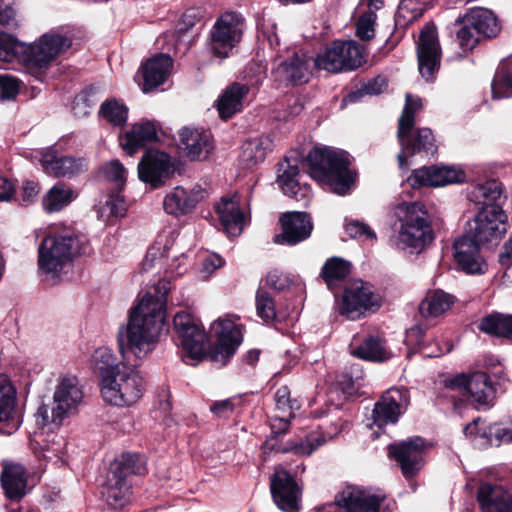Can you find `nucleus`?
<instances>
[{
  "label": "nucleus",
  "instance_id": "39",
  "mask_svg": "<svg viewBox=\"0 0 512 512\" xmlns=\"http://www.w3.org/2000/svg\"><path fill=\"white\" fill-rule=\"evenodd\" d=\"M481 37L491 38L498 34L500 27L496 16L486 8H471L464 17Z\"/></svg>",
  "mask_w": 512,
  "mask_h": 512
},
{
  "label": "nucleus",
  "instance_id": "8",
  "mask_svg": "<svg viewBox=\"0 0 512 512\" xmlns=\"http://www.w3.org/2000/svg\"><path fill=\"white\" fill-rule=\"evenodd\" d=\"M422 107L421 99L406 95V103L398 121V141L401 152L397 159L401 169L407 168L406 159L417 153L433 155L436 152L435 138L429 128L414 129V115Z\"/></svg>",
  "mask_w": 512,
  "mask_h": 512
},
{
  "label": "nucleus",
  "instance_id": "26",
  "mask_svg": "<svg viewBox=\"0 0 512 512\" xmlns=\"http://www.w3.org/2000/svg\"><path fill=\"white\" fill-rule=\"evenodd\" d=\"M159 129L160 126L156 121L141 120L120 135V145L126 154L132 156L147 144L157 141Z\"/></svg>",
  "mask_w": 512,
  "mask_h": 512
},
{
  "label": "nucleus",
  "instance_id": "4",
  "mask_svg": "<svg viewBox=\"0 0 512 512\" xmlns=\"http://www.w3.org/2000/svg\"><path fill=\"white\" fill-rule=\"evenodd\" d=\"M310 176L338 195H346L356 180L348 154L329 147L314 148L306 158Z\"/></svg>",
  "mask_w": 512,
  "mask_h": 512
},
{
  "label": "nucleus",
  "instance_id": "6",
  "mask_svg": "<svg viewBox=\"0 0 512 512\" xmlns=\"http://www.w3.org/2000/svg\"><path fill=\"white\" fill-rule=\"evenodd\" d=\"M396 245L410 253H420L434 240V232L428 212L418 202H404L396 207Z\"/></svg>",
  "mask_w": 512,
  "mask_h": 512
},
{
  "label": "nucleus",
  "instance_id": "13",
  "mask_svg": "<svg viewBox=\"0 0 512 512\" xmlns=\"http://www.w3.org/2000/svg\"><path fill=\"white\" fill-rule=\"evenodd\" d=\"M244 19L237 12H225L214 23L210 32L209 48L219 58L229 56L233 48L240 42Z\"/></svg>",
  "mask_w": 512,
  "mask_h": 512
},
{
  "label": "nucleus",
  "instance_id": "50",
  "mask_svg": "<svg viewBox=\"0 0 512 512\" xmlns=\"http://www.w3.org/2000/svg\"><path fill=\"white\" fill-rule=\"evenodd\" d=\"M305 285L297 275L284 274L278 270L269 271L260 281V288H291Z\"/></svg>",
  "mask_w": 512,
  "mask_h": 512
},
{
  "label": "nucleus",
  "instance_id": "55",
  "mask_svg": "<svg viewBox=\"0 0 512 512\" xmlns=\"http://www.w3.org/2000/svg\"><path fill=\"white\" fill-rule=\"evenodd\" d=\"M104 177L115 184L118 190H122L126 182L127 170L119 160H111L102 167Z\"/></svg>",
  "mask_w": 512,
  "mask_h": 512
},
{
  "label": "nucleus",
  "instance_id": "7",
  "mask_svg": "<svg viewBox=\"0 0 512 512\" xmlns=\"http://www.w3.org/2000/svg\"><path fill=\"white\" fill-rule=\"evenodd\" d=\"M85 251L86 240L75 231L67 227L54 229L38 248V265L47 273H57Z\"/></svg>",
  "mask_w": 512,
  "mask_h": 512
},
{
  "label": "nucleus",
  "instance_id": "29",
  "mask_svg": "<svg viewBox=\"0 0 512 512\" xmlns=\"http://www.w3.org/2000/svg\"><path fill=\"white\" fill-rule=\"evenodd\" d=\"M477 501L483 512H512V492L491 483H481Z\"/></svg>",
  "mask_w": 512,
  "mask_h": 512
},
{
  "label": "nucleus",
  "instance_id": "30",
  "mask_svg": "<svg viewBox=\"0 0 512 512\" xmlns=\"http://www.w3.org/2000/svg\"><path fill=\"white\" fill-rule=\"evenodd\" d=\"M496 383L491 381L488 373L475 371L469 374L466 396L469 397L474 407H490L496 397Z\"/></svg>",
  "mask_w": 512,
  "mask_h": 512
},
{
  "label": "nucleus",
  "instance_id": "46",
  "mask_svg": "<svg viewBox=\"0 0 512 512\" xmlns=\"http://www.w3.org/2000/svg\"><path fill=\"white\" fill-rule=\"evenodd\" d=\"M358 366H352L336 375V385L345 398L357 396L362 387L363 375Z\"/></svg>",
  "mask_w": 512,
  "mask_h": 512
},
{
  "label": "nucleus",
  "instance_id": "56",
  "mask_svg": "<svg viewBox=\"0 0 512 512\" xmlns=\"http://www.w3.org/2000/svg\"><path fill=\"white\" fill-rule=\"evenodd\" d=\"M97 103L95 93L92 90H85L76 95L72 110L75 116L85 117L91 113V110Z\"/></svg>",
  "mask_w": 512,
  "mask_h": 512
},
{
  "label": "nucleus",
  "instance_id": "42",
  "mask_svg": "<svg viewBox=\"0 0 512 512\" xmlns=\"http://www.w3.org/2000/svg\"><path fill=\"white\" fill-rule=\"evenodd\" d=\"M299 170L296 159L285 158L284 161L278 164V177L277 183L282 189L283 193L289 197L297 198L299 183L297 180Z\"/></svg>",
  "mask_w": 512,
  "mask_h": 512
},
{
  "label": "nucleus",
  "instance_id": "34",
  "mask_svg": "<svg viewBox=\"0 0 512 512\" xmlns=\"http://www.w3.org/2000/svg\"><path fill=\"white\" fill-rule=\"evenodd\" d=\"M173 66L168 54H157L147 60L142 67L143 91L148 92L163 84L170 75Z\"/></svg>",
  "mask_w": 512,
  "mask_h": 512
},
{
  "label": "nucleus",
  "instance_id": "33",
  "mask_svg": "<svg viewBox=\"0 0 512 512\" xmlns=\"http://www.w3.org/2000/svg\"><path fill=\"white\" fill-rule=\"evenodd\" d=\"M220 222L229 236H239L245 225V216L235 196L223 197L216 205Z\"/></svg>",
  "mask_w": 512,
  "mask_h": 512
},
{
  "label": "nucleus",
  "instance_id": "59",
  "mask_svg": "<svg viewBox=\"0 0 512 512\" xmlns=\"http://www.w3.org/2000/svg\"><path fill=\"white\" fill-rule=\"evenodd\" d=\"M346 233L352 238H358L362 241H369L374 243L376 241V234L366 224L359 221H350L345 226Z\"/></svg>",
  "mask_w": 512,
  "mask_h": 512
},
{
  "label": "nucleus",
  "instance_id": "35",
  "mask_svg": "<svg viewBox=\"0 0 512 512\" xmlns=\"http://www.w3.org/2000/svg\"><path fill=\"white\" fill-rule=\"evenodd\" d=\"M249 90V86L237 82L227 86L217 100L220 117L229 119L240 112L244 107Z\"/></svg>",
  "mask_w": 512,
  "mask_h": 512
},
{
  "label": "nucleus",
  "instance_id": "11",
  "mask_svg": "<svg viewBox=\"0 0 512 512\" xmlns=\"http://www.w3.org/2000/svg\"><path fill=\"white\" fill-rule=\"evenodd\" d=\"M364 62V48L353 40L333 41L315 58L316 68L330 73L355 70Z\"/></svg>",
  "mask_w": 512,
  "mask_h": 512
},
{
  "label": "nucleus",
  "instance_id": "45",
  "mask_svg": "<svg viewBox=\"0 0 512 512\" xmlns=\"http://www.w3.org/2000/svg\"><path fill=\"white\" fill-rule=\"evenodd\" d=\"M92 358L94 368L101 377V385L104 384V377L114 376L116 372L122 369V365H125L124 363H117L112 351L106 347L96 349Z\"/></svg>",
  "mask_w": 512,
  "mask_h": 512
},
{
  "label": "nucleus",
  "instance_id": "43",
  "mask_svg": "<svg viewBox=\"0 0 512 512\" xmlns=\"http://www.w3.org/2000/svg\"><path fill=\"white\" fill-rule=\"evenodd\" d=\"M281 438L282 436L271 433L263 443L265 452H277L282 454L292 452L298 456H309L317 448L316 445L309 442H287L286 444H282Z\"/></svg>",
  "mask_w": 512,
  "mask_h": 512
},
{
  "label": "nucleus",
  "instance_id": "14",
  "mask_svg": "<svg viewBox=\"0 0 512 512\" xmlns=\"http://www.w3.org/2000/svg\"><path fill=\"white\" fill-rule=\"evenodd\" d=\"M381 307V299L371 290H342L334 294L335 313L347 320L360 319L366 313H375Z\"/></svg>",
  "mask_w": 512,
  "mask_h": 512
},
{
  "label": "nucleus",
  "instance_id": "54",
  "mask_svg": "<svg viewBox=\"0 0 512 512\" xmlns=\"http://www.w3.org/2000/svg\"><path fill=\"white\" fill-rule=\"evenodd\" d=\"M81 398L82 392L70 380H63L54 393V403H63L70 408L76 407Z\"/></svg>",
  "mask_w": 512,
  "mask_h": 512
},
{
  "label": "nucleus",
  "instance_id": "22",
  "mask_svg": "<svg viewBox=\"0 0 512 512\" xmlns=\"http://www.w3.org/2000/svg\"><path fill=\"white\" fill-rule=\"evenodd\" d=\"M481 245L483 244L466 233L454 242V258L468 274H483L487 271V263L480 254Z\"/></svg>",
  "mask_w": 512,
  "mask_h": 512
},
{
  "label": "nucleus",
  "instance_id": "57",
  "mask_svg": "<svg viewBox=\"0 0 512 512\" xmlns=\"http://www.w3.org/2000/svg\"><path fill=\"white\" fill-rule=\"evenodd\" d=\"M481 36L480 34L470 27L469 22L464 18L462 26L457 31V40L459 46L463 51H471L478 44Z\"/></svg>",
  "mask_w": 512,
  "mask_h": 512
},
{
  "label": "nucleus",
  "instance_id": "12",
  "mask_svg": "<svg viewBox=\"0 0 512 512\" xmlns=\"http://www.w3.org/2000/svg\"><path fill=\"white\" fill-rule=\"evenodd\" d=\"M507 216L499 205L483 207L468 223L466 234L483 245H497L507 232Z\"/></svg>",
  "mask_w": 512,
  "mask_h": 512
},
{
  "label": "nucleus",
  "instance_id": "16",
  "mask_svg": "<svg viewBox=\"0 0 512 512\" xmlns=\"http://www.w3.org/2000/svg\"><path fill=\"white\" fill-rule=\"evenodd\" d=\"M176 172L172 157L156 149L147 150L138 163L140 181L156 189L163 186Z\"/></svg>",
  "mask_w": 512,
  "mask_h": 512
},
{
  "label": "nucleus",
  "instance_id": "44",
  "mask_svg": "<svg viewBox=\"0 0 512 512\" xmlns=\"http://www.w3.org/2000/svg\"><path fill=\"white\" fill-rule=\"evenodd\" d=\"M493 98L512 97V55L502 61L492 82Z\"/></svg>",
  "mask_w": 512,
  "mask_h": 512
},
{
  "label": "nucleus",
  "instance_id": "31",
  "mask_svg": "<svg viewBox=\"0 0 512 512\" xmlns=\"http://www.w3.org/2000/svg\"><path fill=\"white\" fill-rule=\"evenodd\" d=\"M382 499L377 495H365L361 490L347 487L336 495V504L347 512H380Z\"/></svg>",
  "mask_w": 512,
  "mask_h": 512
},
{
  "label": "nucleus",
  "instance_id": "21",
  "mask_svg": "<svg viewBox=\"0 0 512 512\" xmlns=\"http://www.w3.org/2000/svg\"><path fill=\"white\" fill-rule=\"evenodd\" d=\"M465 180L464 172L453 166H424L415 169L408 181L413 187H440Z\"/></svg>",
  "mask_w": 512,
  "mask_h": 512
},
{
  "label": "nucleus",
  "instance_id": "48",
  "mask_svg": "<svg viewBox=\"0 0 512 512\" xmlns=\"http://www.w3.org/2000/svg\"><path fill=\"white\" fill-rule=\"evenodd\" d=\"M257 315L265 322L276 320L282 317L277 307L276 299L268 290H257L256 292Z\"/></svg>",
  "mask_w": 512,
  "mask_h": 512
},
{
  "label": "nucleus",
  "instance_id": "38",
  "mask_svg": "<svg viewBox=\"0 0 512 512\" xmlns=\"http://www.w3.org/2000/svg\"><path fill=\"white\" fill-rule=\"evenodd\" d=\"M477 328L489 336L512 341V314L492 312L481 318Z\"/></svg>",
  "mask_w": 512,
  "mask_h": 512
},
{
  "label": "nucleus",
  "instance_id": "36",
  "mask_svg": "<svg viewBox=\"0 0 512 512\" xmlns=\"http://www.w3.org/2000/svg\"><path fill=\"white\" fill-rule=\"evenodd\" d=\"M273 141L270 136L262 135L244 142L240 154V165L251 169L263 162L267 154L272 151Z\"/></svg>",
  "mask_w": 512,
  "mask_h": 512
},
{
  "label": "nucleus",
  "instance_id": "58",
  "mask_svg": "<svg viewBox=\"0 0 512 512\" xmlns=\"http://www.w3.org/2000/svg\"><path fill=\"white\" fill-rule=\"evenodd\" d=\"M387 87L386 78L382 76H378L374 79L369 80L366 84H364L361 90L356 92H351L347 96V100L349 102H355L362 95H378L382 93Z\"/></svg>",
  "mask_w": 512,
  "mask_h": 512
},
{
  "label": "nucleus",
  "instance_id": "1",
  "mask_svg": "<svg viewBox=\"0 0 512 512\" xmlns=\"http://www.w3.org/2000/svg\"><path fill=\"white\" fill-rule=\"evenodd\" d=\"M236 320H239V317L231 314L213 322L211 330L216 340L207 351L204 348L207 339L205 330L191 314L185 311L176 313L173 327L178 345L191 359H208L218 367H224L231 361L244 339L243 325L236 323Z\"/></svg>",
  "mask_w": 512,
  "mask_h": 512
},
{
  "label": "nucleus",
  "instance_id": "25",
  "mask_svg": "<svg viewBox=\"0 0 512 512\" xmlns=\"http://www.w3.org/2000/svg\"><path fill=\"white\" fill-rule=\"evenodd\" d=\"M41 165L45 173L55 177H71L83 172L87 167L85 159L60 155L54 146L44 150Z\"/></svg>",
  "mask_w": 512,
  "mask_h": 512
},
{
  "label": "nucleus",
  "instance_id": "28",
  "mask_svg": "<svg viewBox=\"0 0 512 512\" xmlns=\"http://www.w3.org/2000/svg\"><path fill=\"white\" fill-rule=\"evenodd\" d=\"M179 142L186 156L191 160H204L213 149L209 131L184 127L179 131Z\"/></svg>",
  "mask_w": 512,
  "mask_h": 512
},
{
  "label": "nucleus",
  "instance_id": "47",
  "mask_svg": "<svg viewBox=\"0 0 512 512\" xmlns=\"http://www.w3.org/2000/svg\"><path fill=\"white\" fill-rule=\"evenodd\" d=\"M502 195V186L496 180L478 184L470 192V199L483 207L497 205L496 202Z\"/></svg>",
  "mask_w": 512,
  "mask_h": 512
},
{
  "label": "nucleus",
  "instance_id": "51",
  "mask_svg": "<svg viewBox=\"0 0 512 512\" xmlns=\"http://www.w3.org/2000/svg\"><path fill=\"white\" fill-rule=\"evenodd\" d=\"M351 271V264L339 257L328 259L322 267L321 275L327 285L333 281L346 278Z\"/></svg>",
  "mask_w": 512,
  "mask_h": 512
},
{
  "label": "nucleus",
  "instance_id": "32",
  "mask_svg": "<svg viewBox=\"0 0 512 512\" xmlns=\"http://www.w3.org/2000/svg\"><path fill=\"white\" fill-rule=\"evenodd\" d=\"M1 487L10 501H20L27 493L26 469L21 464L6 463L3 465Z\"/></svg>",
  "mask_w": 512,
  "mask_h": 512
},
{
  "label": "nucleus",
  "instance_id": "63",
  "mask_svg": "<svg viewBox=\"0 0 512 512\" xmlns=\"http://www.w3.org/2000/svg\"><path fill=\"white\" fill-rule=\"evenodd\" d=\"M426 330L421 325H415L407 330L405 343L407 346L417 350H426L428 348L425 341Z\"/></svg>",
  "mask_w": 512,
  "mask_h": 512
},
{
  "label": "nucleus",
  "instance_id": "52",
  "mask_svg": "<svg viewBox=\"0 0 512 512\" xmlns=\"http://www.w3.org/2000/svg\"><path fill=\"white\" fill-rule=\"evenodd\" d=\"M100 114L114 126H123L128 118V108L120 101L111 99L101 105Z\"/></svg>",
  "mask_w": 512,
  "mask_h": 512
},
{
  "label": "nucleus",
  "instance_id": "41",
  "mask_svg": "<svg viewBox=\"0 0 512 512\" xmlns=\"http://www.w3.org/2000/svg\"><path fill=\"white\" fill-rule=\"evenodd\" d=\"M352 354L362 360L370 362H384L390 359L391 354L385 347V342L378 336L369 335L357 346Z\"/></svg>",
  "mask_w": 512,
  "mask_h": 512
},
{
  "label": "nucleus",
  "instance_id": "61",
  "mask_svg": "<svg viewBox=\"0 0 512 512\" xmlns=\"http://www.w3.org/2000/svg\"><path fill=\"white\" fill-rule=\"evenodd\" d=\"M20 81L10 74H0V99L13 100L19 93Z\"/></svg>",
  "mask_w": 512,
  "mask_h": 512
},
{
  "label": "nucleus",
  "instance_id": "40",
  "mask_svg": "<svg viewBox=\"0 0 512 512\" xmlns=\"http://www.w3.org/2000/svg\"><path fill=\"white\" fill-rule=\"evenodd\" d=\"M76 197L74 190L63 182L56 183L43 196L42 206L48 213L59 212Z\"/></svg>",
  "mask_w": 512,
  "mask_h": 512
},
{
  "label": "nucleus",
  "instance_id": "37",
  "mask_svg": "<svg viewBox=\"0 0 512 512\" xmlns=\"http://www.w3.org/2000/svg\"><path fill=\"white\" fill-rule=\"evenodd\" d=\"M455 296L444 290H429L427 296L420 302L418 310L425 318H436L448 311L455 303Z\"/></svg>",
  "mask_w": 512,
  "mask_h": 512
},
{
  "label": "nucleus",
  "instance_id": "5",
  "mask_svg": "<svg viewBox=\"0 0 512 512\" xmlns=\"http://www.w3.org/2000/svg\"><path fill=\"white\" fill-rule=\"evenodd\" d=\"M173 246L170 234H160L148 248L140 271L144 288H167L173 278L184 274L187 268L184 253L175 256L171 263L167 262Z\"/></svg>",
  "mask_w": 512,
  "mask_h": 512
},
{
  "label": "nucleus",
  "instance_id": "10",
  "mask_svg": "<svg viewBox=\"0 0 512 512\" xmlns=\"http://www.w3.org/2000/svg\"><path fill=\"white\" fill-rule=\"evenodd\" d=\"M144 380L133 367L122 365L114 376L104 377L101 394L104 400L115 406H130L143 394Z\"/></svg>",
  "mask_w": 512,
  "mask_h": 512
},
{
  "label": "nucleus",
  "instance_id": "60",
  "mask_svg": "<svg viewBox=\"0 0 512 512\" xmlns=\"http://www.w3.org/2000/svg\"><path fill=\"white\" fill-rule=\"evenodd\" d=\"M376 14L373 11L364 13L357 22V36L361 40H370L375 35L374 24L376 21Z\"/></svg>",
  "mask_w": 512,
  "mask_h": 512
},
{
  "label": "nucleus",
  "instance_id": "27",
  "mask_svg": "<svg viewBox=\"0 0 512 512\" xmlns=\"http://www.w3.org/2000/svg\"><path fill=\"white\" fill-rule=\"evenodd\" d=\"M274 78L285 85H300L310 78L309 59L305 53L296 52L282 61L273 71Z\"/></svg>",
  "mask_w": 512,
  "mask_h": 512
},
{
  "label": "nucleus",
  "instance_id": "62",
  "mask_svg": "<svg viewBox=\"0 0 512 512\" xmlns=\"http://www.w3.org/2000/svg\"><path fill=\"white\" fill-rule=\"evenodd\" d=\"M416 0H401L396 17L398 21L403 18V25L417 20L423 13L422 9L415 7Z\"/></svg>",
  "mask_w": 512,
  "mask_h": 512
},
{
  "label": "nucleus",
  "instance_id": "20",
  "mask_svg": "<svg viewBox=\"0 0 512 512\" xmlns=\"http://www.w3.org/2000/svg\"><path fill=\"white\" fill-rule=\"evenodd\" d=\"M206 196V189L199 184L190 187L176 186L165 195L163 208L170 215L184 216L191 213Z\"/></svg>",
  "mask_w": 512,
  "mask_h": 512
},
{
  "label": "nucleus",
  "instance_id": "49",
  "mask_svg": "<svg viewBox=\"0 0 512 512\" xmlns=\"http://www.w3.org/2000/svg\"><path fill=\"white\" fill-rule=\"evenodd\" d=\"M127 207L124 198L117 194L109 195L104 202L97 206V215L103 221H109L111 218L123 217Z\"/></svg>",
  "mask_w": 512,
  "mask_h": 512
},
{
  "label": "nucleus",
  "instance_id": "17",
  "mask_svg": "<svg viewBox=\"0 0 512 512\" xmlns=\"http://www.w3.org/2000/svg\"><path fill=\"white\" fill-rule=\"evenodd\" d=\"M270 492L275 505L283 512H299L302 490L296 478L285 469L270 477Z\"/></svg>",
  "mask_w": 512,
  "mask_h": 512
},
{
  "label": "nucleus",
  "instance_id": "3",
  "mask_svg": "<svg viewBox=\"0 0 512 512\" xmlns=\"http://www.w3.org/2000/svg\"><path fill=\"white\" fill-rule=\"evenodd\" d=\"M71 46V40L58 33H47L39 42L27 48L24 43L7 33H0V63H10L26 53L27 71L35 79L45 81L50 63Z\"/></svg>",
  "mask_w": 512,
  "mask_h": 512
},
{
  "label": "nucleus",
  "instance_id": "64",
  "mask_svg": "<svg viewBox=\"0 0 512 512\" xmlns=\"http://www.w3.org/2000/svg\"><path fill=\"white\" fill-rule=\"evenodd\" d=\"M485 420L481 417L474 418L470 423L464 426L463 434L468 438L480 437L487 440V425H483Z\"/></svg>",
  "mask_w": 512,
  "mask_h": 512
},
{
  "label": "nucleus",
  "instance_id": "18",
  "mask_svg": "<svg viewBox=\"0 0 512 512\" xmlns=\"http://www.w3.org/2000/svg\"><path fill=\"white\" fill-rule=\"evenodd\" d=\"M418 69L427 81H433L440 68L441 49L437 31L433 25L427 24L422 29L417 42Z\"/></svg>",
  "mask_w": 512,
  "mask_h": 512
},
{
  "label": "nucleus",
  "instance_id": "53",
  "mask_svg": "<svg viewBox=\"0 0 512 512\" xmlns=\"http://www.w3.org/2000/svg\"><path fill=\"white\" fill-rule=\"evenodd\" d=\"M487 442L497 447L512 443V421H500L487 425Z\"/></svg>",
  "mask_w": 512,
  "mask_h": 512
},
{
  "label": "nucleus",
  "instance_id": "2",
  "mask_svg": "<svg viewBox=\"0 0 512 512\" xmlns=\"http://www.w3.org/2000/svg\"><path fill=\"white\" fill-rule=\"evenodd\" d=\"M171 290H147L143 298L128 311V320L117 332L119 352L125 359L128 352L136 357L145 347L157 341L166 320L167 297Z\"/></svg>",
  "mask_w": 512,
  "mask_h": 512
},
{
  "label": "nucleus",
  "instance_id": "19",
  "mask_svg": "<svg viewBox=\"0 0 512 512\" xmlns=\"http://www.w3.org/2000/svg\"><path fill=\"white\" fill-rule=\"evenodd\" d=\"M22 423L16 388L10 378L0 374V435H12Z\"/></svg>",
  "mask_w": 512,
  "mask_h": 512
},
{
  "label": "nucleus",
  "instance_id": "23",
  "mask_svg": "<svg viewBox=\"0 0 512 512\" xmlns=\"http://www.w3.org/2000/svg\"><path fill=\"white\" fill-rule=\"evenodd\" d=\"M404 401L406 393L400 389L392 388L384 392L374 404L371 416L373 423L378 428L397 423L403 413Z\"/></svg>",
  "mask_w": 512,
  "mask_h": 512
},
{
  "label": "nucleus",
  "instance_id": "15",
  "mask_svg": "<svg viewBox=\"0 0 512 512\" xmlns=\"http://www.w3.org/2000/svg\"><path fill=\"white\" fill-rule=\"evenodd\" d=\"M426 441L421 436L391 443L387 446L388 457L396 461L406 479L414 478L424 466Z\"/></svg>",
  "mask_w": 512,
  "mask_h": 512
},
{
  "label": "nucleus",
  "instance_id": "9",
  "mask_svg": "<svg viewBox=\"0 0 512 512\" xmlns=\"http://www.w3.org/2000/svg\"><path fill=\"white\" fill-rule=\"evenodd\" d=\"M145 472L142 457L138 453H123L110 465L107 476V504L121 509L129 503L132 485L129 477Z\"/></svg>",
  "mask_w": 512,
  "mask_h": 512
},
{
  "label": "nucleus",
  "instance_id": "24",
  "mask_svg": "<svg viewBox=\"0 0 512 512\" xmlns=\"http://www.w3.org/2000/svg\"><path fill=\"white\" fill-rule=\"evenodd\" d=\"M282 233L274 237L277 244L295 245L307 239L312 232L313 225L305 212H287L280 218Z\"/></svg>",
  "mask_w": 512,
  "mask_h": 512
}]
</instances>
